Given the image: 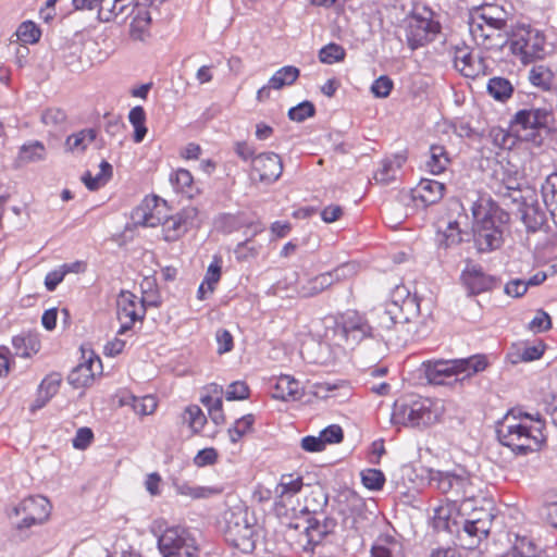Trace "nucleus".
<instances>
[{
	"label": "nucleus",
	"mask_w": 557,
	"mask_h": 557,
	"mask_svg": "<svg viewBox=\"0 0 557 557\" xmlns=\"http://www.w3.org/2000/svg\"><path fill=\"white\" fill-rule=\"evenodd\" d=\"M545 422L537 416L518 410L508 411L497 423L496 434L502 445L518 454L539 450L546 441Z\"/></svg>",
	"instance_id": "obj_1"
},
{
	"label": "nucleus",
	"mask_w": 557,
	"mask_h": 557,
	"mask_svg": "<svg viewBox=\"0 0 557 557\" xmlns=\"http://www.w3.org/2000/svg\"><path fill=\"white\" fill-rule=\"evenodd\" d=\"M474 221V242L480 251L502 246L509 214L488 196L479 195L471 206Z\"/></svg>",
	"instance_id": "obj_2"
},
{
	"label": "nucleus",
	"mask_w": 557,
	"mask_h": 557,
	"mask_svg": "<svg viewBox=\"0 0 557 557\" xmlns=\"http://www.w3.org/2000/svg\"><path fill=\"white\" fill-rule=\"evenodd\" d=\"M428 381L436 385L462 383L487 367L485 355L476 354L460 359H437L423 362Z\"/></svg>",
	"instance_id": "obj_3"
},
{
	"label": "nucleus",
	"mask_w": 557,
	"mask_h": 557,
	"mask_svg": "<svg viewBox=\"0 0 557 557\" xmlns=\"http://www.w3.org/2000/svg\"><path fill=\"white\" fill-rule=\"evenodd\" d=\"M443 400L432 398L399 399L393 405L391 422L397 426L428 428L441 421Z\"/></svg>",
	"instance_id": "obj_4"
},
{
	"label": "nucleus",
	"mask_w": 557,
	"mask_h": 557,
	"mask_svg": "<svg viewBox=\"0 0 557 557\" xmlns=\"http://www.w3.org/2000/svg\"><path fill=\"white\" fill-rule=\"evenodd\" d=\"M509 44L511 52L523 64L543 60L548 53L544 33L530 25L517 26L512 32Z\"/></svg>",
	"instance_id": "obj_5"
},
{
	"label": "nucleus",
	"mask_w": 557,
	"mask_h": 557,
	"mask_svg": "<svg viewBox=\"0 0 557 557\" xmlns=\"http://www.w3.org/2000/svg\"><path fill=\"white\" fill-rule=\"evenodd\" d=\"M162 557H199V543L193 531L185 527L166 528L158 537Z\"/></svg>",
	"instance_id": "obj_6"
},
{
	"label": "nucleus",
	"mask_w": 557,
	"mask_h": 557,
	"mask_svg": "<svg viewBox=\"0 0 557 557\" xmlns=\"http://www.w3.org/2000/svg\"><path fill=\"white\" fill-rule=\"evenodd\" d=\"M341 335L345 338V345L374 347L391 344V336L374 332L368 322L357 313L348 314L341 327Z\"/></svg>",
	"instance_id": "obj_7"
},
{
	"label": "nucleus",
	"mask_w": 557,
	"mask_h": 557,
	"mask_svg": "<svg viewBox=\"0 0 557 557\" xmlns=\"http://www.w3.org/2000/svg\"><path fill=\"white\" fill-rule=\"evenodd\" d=\"M226 542L243 554H251L256 548V528L247 520L243 510L232 511L226 518Z\"/></svg>",
	"instance_id": "obj_8"
},
{
	"label": "nucleus",
	"mask_w": 557,
	"mask_h": 557,
	"mask_svg": "<svg viewBox=\"0 0 557 557\" xmlns=\"http://www.w3.org/2000/svg\"><path fill=\"white\" fill-rule=\"evenodd\" d=\"M493 516L490 511L474 510L468 519L462 517L461 531L458 532L460 546L474 549L484 540L491 530Z\"/></svg>",
	"instance_id": "obj_9"
},
{
	"label": "nucleus",
	"mask_w": 557,
	"mask_h": 557,
	"mask_svg": "<svg viewBox=\"0 0 557 557\" xmlns=\"http://www.w3.org/2000/svg\"><path fill=\"white\" fill-rule=\"evenodd\" d=\"M51 505L48 498L41 495L23 499L14 508V515L21 519L16 521L17 529L30 528L44 523L50 516Z\"/></svg>",
	"instance_id": "obj_10"
},
{
	"label": "nucleus",
	"mask_w": 557,
	"mask_h": 557,
	"mask_svg": "<svg viewBox=\"0 0 557 557\" xmlns=\"http://www.w3.org/2000/svg\"><path fill=\"white\" fill-rule=\"evenodd\" d=\"M116 314L121 323L119 335L131 331L146 314L145 300L128 290H121L116 298Z\"/></svg>",
	"instance_id": "obj_11"
},
{
	"label": "nucleus",
	"mask_w": 557,
	"mask_h": 557,
	"mask_svg": "<svg viewBox=\"0 0 557 557\" xmlns=\"http://www.w3.org/2000/svg\"><path fill=\"white\" fill-rule=\"evenodd\" d=\"M79 363L70 372L69 383L75 388L90 386L97 375L102 373V362L95 350H81Z\"/></svg>",
	"instance_id": "obj_12"
},
{
	"label": "nucleus",
	"mask_w": 557,
	"mask_h": 557,
	"mask_svg": "<svg viewBox=\"0 0 557 557\" xmlns=\"http://www.w3.org/2000/svg\"><path fill=\"white\" fill-rule=\"evenodd\" d=\"M552 112L545 108L530 107L519 110L511 120V126L517 132H524L529 137L534 132L548 126Z\"/></svg>",
	"instance_id": "obj_13"
},
{
	"label": "nucleus",
	"mask_w": 557,
	"mask_h": 557,
	"mask_svg": "<svg viewBox=\"0 0 557 557\" xmlns=\"http://www.w3.org/2000/svg\"><path fill=\"white\" fill-rule=\"evenodd\" d=\"M196 216V208H185L172 215L166 211L160 225L163 239L169 243L178 240L193 226Z\"/></svg>",
	"instance_id": "obj_14"
},
{
	"label": "nucleus",
	"mask_w": 557,
	"mask_h": 557,
	"mask_svg": "<svg viewBox=\"0 0 557 557\" xmlns=\"http://www.w3.org/2000/svg\"><path fill=\"white\" fill-rule=\"evenodd\" d=\"M445 184L435 180L422 178L409 194L403 196V201L410 199L418 208H426L437 203L445 194Z\"/></svg>",
	"instance_id": "obj_15"
},
{
	"label": "nucleus",
	"mask_w": 557,
	"mask_h": 557,
	"mask_svg": "<svg viewBox=\"0 0 557 557\" xmlns=\"http://www.w3.org/2000/svg\"><path fill=\"white\" fill-rule=\"evenodd\" d=\"M469 32L475 45L484 50H499L508 42L505 26L469 23Z\"/></svg>",
	"instance_id": "obj_16"
},
{
	"label": "nucleus",
	"mask_w": 557,
	"mask_h": 557,
	"mask_svg": "<svg viewBox=\"0 0 557 557\" xmlns=\"http://www.w3.org/2000/svg\"><path fill=\"white\" fill-rule=\"evenodd\" d=\"M355 269V264L345 263L331 272L319 274L315 277L309 280L307 284L302 285L300 293L306 297L314 296L330 287L334 282L354 275Z\"/></svg>",
	"instance_id": "obj_17"
},
{
	"label": "nucleus",
	"mask_w": 557,
	"mask_h": 557,
	"mask_svg": "<svg viewBox=\"0 0 557 557\" xmlns=\"http://www.w3.org/2000/svg\"><path fill=\"white\" fill-rule=\"evenodd\" d=\"M166 202L157 197L146 198L132 214L134 222L146 227L160 226L166 213Z\"/></svg>",
	"instance_id": "obj_18"
},
{
	"label": "nucleus",
	"mask_w": 557,
	"mask_h": 557,
	"mask_svg": "<svg viewBox=\"0 0 557 557\" xmlns=\"http://www.w3.org/2000/svg\"><path fill=\"white\" fill-rule=\"evenodd\" d=\"M431 522L435 530L446 531L458 537V532L462 527V515L455 502H446L434 508Z\"/></svg>",
	"instance_id": "obj_19"
},
{
	"label": "nucleus",
	"mask_w": 557,
	"mask_h": 557,
	"mask_svg": "<svg viewBox=\"0 0 557 557\" xmlns=\"http://www.w3.org/2000/svg\"><path fill=\"white\" fill-rule=\"evenodd\" d=\"M377 325L380 329L385 330L387 332L385 338L393 337L391 333V329L395 327L396 337L403 342L404 345L412 344L405 332V325L401 320L398 319V300L393 299L392 301L385 305L384 309H379L376 311ZM393 342L391 341L392 345Z\"/></svg>",
	"instance_id": "obj_20"
},
{
	"label": "nucleus",
	"mask_w": 557,
	"mask_h": 557,
	"mask_svg": "<svg viewBox=\"0 0 557 557\" xmlns=\"http://www.w3.org/2000/svg\"><path fill=\"white\" fill-rule=\"evenodd\" d=\"M430 483L444 494L453 493L456 496L470 497L469 479L448 471H432Z\"/></svg>",
	"instance_id": "obj_21"
},
{
	"label": "nucleus",
	"mask_w": 557,
	"mask_h": 557,
	"mask_svg": "<svg viewBox=\"0 0 557 557\" xmlns=\"http://www.w3.org/2000/svg\"><path fill=\"white\" fill-rule=\"evenodd\" d=\"M252 172L265 184L276 182L283 172V163L278 154L262 152L252 159Z\"/></svg>",
	"instance_id": "obj_22"
},
{
	"label": "nucleus",
	"mask_w": 557,
	"mask_h": 557,
	"mask_svg": "<svg viewBox=\"0 0 557 557\" xmlns=\"http://www.w3.org/2000/svg\"><path fill=\"white\" fill-rule=\"evenodd\" d=\"M438 25L430 18L413 14L407 25V40L411 49L423 46L436 34Z\"/></svg>",
	"instance_id": "obj_23"
},
{
	"label": "nucleus",
	"mask_w": 557,
	"mask_h": 557,
	"mask_svg": "<svg viewBox=\"0 0 557 557\" xmlns=\"http://www.w3.org/2000/svg\"><path fill=\"white\" fill-rule=\"evenodd\" d=\"M304 486L302 476L298 473H284L281 475L278 483L275 486L274 494L276 498V507L280 513L281 508L288 510V505L292 499L299 494ZM285 511L284 513H286Z\"/></svg>",
	"instance_id": "obj_24"
},
{
	"label": "nucleus",
	"mask_w": 557,
	"mask_h": 557,
	"mask_svg": "<svg viewBox=\"0 0 557 557\" xmlns=\"http://www.w3.org/2000/svg\"><path fill=\"white\" fill-rule=\"evenodd\" d=\"M141 5L136 0H100L98 17L102 22L116 20L124 22Z\"/></svg>",
	"instance_id": "obj_25"
},
{
	"label": "nucleus",
	"mask_w": 557,
	"mask_h": 557,
	"mask_svg": "<svg viewBox=\"0 0 557 557\" xmlns=\"http://www.w3.org/2000/svg\"><path fill=\"white\" fill-rule=\"evenodd\" d=\"M454 64L463 76L475 78L485 74V63L479 55H474L468 48H458L455 52Z\"/></svg>",
	"instance_id": "obj_26"
},
{
	"label": "nucleus",
	"mask_w": 557,
	"mask_h": 557,
	"mask_svg": "<svg viewBox=\"0 0 557 557\" xmlns=\"http://www.w3.org/2000/svg\"><path fill=\"white\" fill-rule=\"evenodd\" d=\"M461 280L471 294L490 290L495 284L493 276L485 274L481 267L472 263L467 264Z\"/></svg>",
	"instance_id": "obj_27"
},
{
	"label": "nucleus",
	"mask_w": 557,
	"mask_h": 557,
	"mask_svg": "<svg viewBox=\"0 0 557 557\" xmlns=\"http://www.w3.org/2000/svg\"><path fill=\"white\" fill-rule=\"evenodd\" d=\"M420 304L416 296L407 294L401 302H398V319L405 325V332L410 341L413 342L417 335V327L414 320L419 317Z\"/></svg>",
	"instance_id": "obj_28"
},
{
	"label": "nucleus",
	"mask_w": 557,
	"mask_h": 557,
	"mask_svg": "<svg viewBox=\"0 0 557 557\" xmlns=\"http://www.w3.org/2000/svg\"><path fill=\"white\" fill-rule=\"evenodd\" d=\"M116 397L120 406H131L134 412L141 417L152 414L158 407V400L153 395L136 397L131 392L123 389L116 394Z\"/></svg>",
	"instance_id": "obj_29"
},
{
	"label": "nucleus",
	"mask_w": 557,
	"mask_h": 557,
	"mask_svg": "<svg viewBox=\"0 0 557 557\" xmlns=\"http://www.w3.org/2000/svg\"><path fill=\"white\" fill-rule=\"evenodd\" d=\"M62 383L60 373L52 372L47 374L40 382L37 388V395L34 403L30 405L33 412L44 408L51 398L57 395Z\"/></svg>",
	"instance_id": "obj_30"
},
{
	"label": "nucleus",
	"mask_w": 557,
	"mask_h": 557,
	"mask_svg": "<svg viewBox=\"0 0 557 557\" xmlns=\"http://www.w3.org/2000/svg\"><path fill=\"white\" fill-rule=\"evenodd\" d=\"M47 148L40 140H28L20 146L14 164L16 168H23L30 163L44 162L47 159Z\"/></svg>",
	"instance_id": "obj_31"
},
{
	"label": "nucleus",
	"mask_w": 557,
	"mask_h": 557,
	"mask_svg": "<svg viewBox=\"0 0 557 557\" xmlns=\"http://www.w3.org/2000/svg\"><path fill=\"white\" fill-rule=\"evenodd\" d=\"M304 395L299 381L288 374H282L275 379L272 396L284 401L299 400Z\"/></svg>",
	"instance_id": "obj_32"
},
{
	"label": "nucleus",
	"mask_w": 557,
	"mask_h": 557,
	"mask_svg": "<svg viewBox=\"0 0 557 557\" xmlns=\"http://www.w3.org/2000/svg\"><path fill=\"white\" fill-rule=\"evenodd\" d=\"M371 557H405L403 543L392 535H380L372 545Z\"/></svg>",
	"instance_id": "obj_33"
},
{
	"label": "nucleus",
	"mask_w": 557,
	"mask_h": 557,
	"mask_svg": "<svg viewBox=\"0 0 557 557\" xmlns=\"http://www.w3.org/2000/svg\"><path fill=\"white\" fill-rule=\"evenodd\" d=\"M335 527L336 520L326 517L323 512L322 516L309 518L306 528L309 542L319 543L325 535L332 533Z\"/></svg>",
	"instance_id": "obj_34"
},
{
	"label": "nucleus",
	"mask_w": 557,
	"mask_h": 557,
	"mask_svg": "<svg viewBox=\"0 0 557 557\" xmlns=\"http://www.w3.org/2000/svg\"><path fill=\"white\" fill-rule=\"evenodd\" d=\"M129 36L133 40L143 41L149 35L151 15L146 5L138 7L131 16Z\"/></svg>",
	"instance_id": "obj_35"
},
{
	"label": "nucleus",
	"mask_w": 557,
	"mask_h": 557,
	"mask_svg": "<svg viewBox=\"0 0 557 557\" xmlns=\"http://www.w3.org/2000/svg\"><path fill=\"white\" fill-rule=\"evenodd\" d=\"M406 161L404 154H395L392 158H386L382 161L381 166L374 173V181L380 184H388L396 177V173Z\"/></svg>",
	"instance_id": "obj_36"
},
{
	"label": "nucleus",
	"mask_w": 557,
	"mask_h": 557,
	"mask_svg": "<svg viewBox=\"0 0 557 557\" xmlns=\"http://www.w3.org/2000/svg\"><path fill=\"white\" fill-rule=\"evenodd\" d=\"M96 137L97 132L94 128L82 129L66 138L65 148L73 153L84 152Z\"/></svg>",
	"instance_id": "obj_37"
},
{
	"label": "nucleus",
	"mask_w": 557,
	"mask_h": 557,
	"mask_svg": "<svg viewBox=\"0 0 557 557\" xmlns=\"http://www.w3.org/2000/svg\"><path fill=\"white\" fill-rule=\"evenodd\" d=\"M494 191L500 196L509 197L511 191L520 188V181L517 173H507L504 169L495 173V181L492 185Z\"/></svg>",
	"instance_id": "obj_38"
},
{
	"label": "nucleus",
	"mask_w": 557,
	"mask_h": 557,
	"mask_svg": "<svg viewBox=\"0 0 557 557\" xmlns=\"http://www.w3.org/2000/svg\"><path fill=\"white\" fill-rule=\"evenodd\" d=\"M450 163V158L443 146L432 145L430 147V157L426 161L428 170L434 174L443 173Z\"/></svg>",
	"instance_id": "obj_39"
},
{
	"label": "nucleus",
	"mask_w": 557,
	"mask_h": 557,
	"mask_svg": "<svg viewBox=\"0 0 557 557\" xmlns=\"http://www.w3.org/2000/svg\"><path fill=\"white\" fill-rule=\"evenodd\" d=\"M112 172V165L107 161H102L99 165V172L96 175L86 172L82 180L89 190H97L111 178Z\"/></svg>",
	"instance_id": "obj_40"
},
{
	"label": "nucleus",
	"mask_w": 557,
	"mask_h": 557,
	"mask_svg": "<svg viewBox=\"0 0 557 557\" xmlns=\"http://www.w3.org/2000/svg\"><path fill=\"white\" fill-rule=\"evenodd\" d=\"M300 71L296 66L286 65L277 70L270 81V86L273 89H282L285 86L293 85L296 79L299 77Z\"/></svg>",
	"instance_id": "obj_41"
},
{
	"label": "nucleus",
	"mask_w": 557,
	"mask_h": 557,
	"mask_svg": "<svg viewBox=\"0 0 557 557\" xmlns=\"http://www.w3.org/2000/svg\"><path fill=\"white\" fill-rule=\"evenodd\" d=\"M183 422L186 423L194 434L202 431L207 423V418L201 408L197 405H190L185 408L182 414Z\"/></svg>",
	"instance_id": "obj_42"
},
{
	"label": "nucleus",
	"mask_w": 557,
	"mask_h": 557,
	"mask_svg": "<svg viewBox=\"0 0 557 557\" xmlns=\"http://www.w3.org/2000/svg\"><path fill=\"white\" fill-rule=\"evenodd\" d=\"M529 82L542 90H549L554 82V73L544 65H535L529 72Z\"/></svg>",
	"instance_id": "obj_43"
},
{
	"label": "nucleus",
	"mask_w": 557,
	"mask_h": 557,
	"mask_svg": "<svg viewBox=\"0 0 557 557\" xmlns=\"http://www.w3.org/2000/svg\"><path fill=\"white\" fill-rule=\"evenodd\" d=\"M176 492L182 496H187L193 499H199L211 497L213 495L219 494L221 491L219 488L211 486H199L193 485L187 482H183L176 485Z\"/></svg>",
	"instance_id": "obj_44"
},
{
	"label": "nucleus",
	"mask_w": 557,
	"mask_h": 557,
	"mask_svg": "<svg viewBox=\"0 0 557 557\" xmlns=\"http://www.w3.org/2000/svg\"><path fill=\"white\" fill-rule=\"evenodd\" d=\"M488 94L498 101H506L513 92L511 83L504 77H493L487 84Z\"/></svg>",
	"instance_id": "obj_45"
},
{
	"label": "nucleus",
	"mask_w": 557,
	"mask_h": 557,
	"mask_svg": "<svg viewBox=\"0 0 557 557\" xmlns=\"http://www.w3.org/2000/svg\"><path fill=\"white\" fill-rule=\"evenodd\" d=\"M327 505V496L321 488L311 491L310 495L306 498V505L301 509L307 513H313V517L322 516L323 508Z\"/></svg>",
	"instance_id": "obj_46"
},
{
	"label": "nucleus",
	"mask_w": 557,
	"mask_h": 557,
	"mask_svg": "<svg viewBox=\"0 0 557 557\" xmlns=\"http://www.w3.org/2000/svg\"><path fill=\"white\" fill-rule=\"evenodd\" d=\"M253 423V414H246L237 419L234 422V424L228 429L230 441L234 444L238 443L244 435L251 431Z\"/></svg>",
	"instance_id": "obj_47"
},
{
	"label": "nucleus",
	"mask_w": 557,
	"mask_h": 557,
	"mask_svg": "<svg viewBox=\"0 0 557 557\" xmlns=\"http://www.w3.org/2000/svg\"><path fill=\"white\" fill-rule=\"evenodd\" d=\"M300 358L308 364L329 366L333 362L332 350H299Z\"/></svg>",
	"instance_id": "obj_48"
},
{
	"label": "nucleus",
	"mask_w": 557,
	"mask_h": 557,
	"mask_svg": "<svg viewBox=\"0 0 557 557\" xmlns=\"http://www.w3.org/2000/svg\"><path fill=\"white\" fill-rule=\"evenodd\" d=\"M171 182L175 186V188L183 193L188 195L189 197L193 196L194 191V177L191 173L188 170L185 169H178L172 176Z\"/></svg>",
	"instance_id": "obj_49"
},
{
	"label": "nucleus",
	"mask_w": 557,
	"mask_h": 557,
	"mask_svg": "<svg viewBox=\"0 0 557 557\" xmlns=\"http://www.w3.org/2000/svg\"><path fill=\"white\" fill-rule=\"evenodd\" d=\"M522 222L528 231L535 232L544 224V213L533 206H527L522 210Z\"/></svg>",
	"instance_id": "obj_50"
},
{
	"label": "nucleus",
	"mask_w": 557,
	"mask_h": 557,
	"mask_svg": "<svg viewBox=\"0 0 557 557\" xmlns=\"http://www.w3.org/2000/svg\"><path fill=\"white\" fill-rule=\"evenodd\" d=\"M345 55V49L337 44H329L324 46L319 52L320 61L326 64L343 61Z\"/></svg>",
	"instance_id": "obj_51"
},
{
	"label": "nucleus",
	"mask_w": 557,
	"mask_h": 557,
	"mask_svg": "<svg viewBox=\"0 0 557 557\" xmlns=\"http://www.w3.org/2000/svg\"><path fill=\"white\" fill-rule=\"evenodd\" d=\"M40 119L46 126L58 128L65 124L66 113L60 108H47Z\"/></svg>",
	"instance_id": "obj_52"
},
{
	"label": "nucleus",
	"mask_w": 557,
	"mask_h": 557,
	"mask_svg": "<svg viewBox=\"0 0 557 557\" xmlns=\"http://www.w3.org/2000/svg\"><path fill=\"white\" fill-rule=\"evenodd\" d=\"M17 39L24 44H35L40 38V30L34 22H23L16 30Z\"/></svg>",
	"instance_id": "obj_53"
},
{
	"label": "nucleus",
	"mask_w": 557,
	"mask_h": 557,
	"mask_svg": "<svg viewBox=\"0 0 557 557\" xmlns=\"http://www.w3.org/2000/svg\"><path fill=\"white\" fill-rule=\"evenodd\" d=\"M361 481L368 490L380 491L385 483V476L381 470L367 469L361 472Z\"/></svg>",
	"instance_id": "obj_54"
},
{
	"label": "nucleus",
	"mask_w": 557,
	"mask_h": 557,
	"mask_svg": "<svg viewBox=\"0 0 557 557\" xmlns=\"http://www.w3.org/2000/svg\"><path fill=\"white\" fill-rule=\"evenodd\" d=\"M315 108L310 101H302L296 107H293L288 111V117L295 122H304L306 119L313 116Z\"/></svg>",
	"instance_id": "obj_55"
},
{
	"label": "nucleus",
	"mask_w": 557,
	"mask_h": 557,
	"mask_svg": "<svg viewBox=\"0 0 557 557\" xmlns=\"http://www.w3.org/2000/svg\"><path fill=\"white\" fill-rule=\"evenodd\" d=\"M461 242L460 230L457 222H449L440 238V246L448 248Z\"/></svg>",
	"instance_id": "obj_56"
},
{
	"label": "nucleus",
	"mask_w": 557,
	"mask_h": 557,
	"mask_svg": "<svg viewBox=\"0 0 557 557\" xmlns=\"http://www.w3.org/2000/svg\"><path fill=\"white\" fill-rule=\"evenodd\" d=\"M94 441V432L90 428L83 426L76 431L72 445L75 449L85 450Z\"/></svg>",
	"instance_id": "obj_57"
},
{
	"label": "nucleus",
	"mask_w": 557,
	"mask_h": 557,
	"mask_svg": "<svg viewBox=\"0 0 557 557\" xmlns=\"http://www.w3.org/2000/svg\"><path fill=\"white\" fill-rule=\"evenodd\" d=\"M393 86V81L388 76L382 75L373 82L371 91L376 98H386L389 96Z\"/></svg>",
	"instance_id": "obj_58"
},
{
	"label": "nucleus",
	"mask_w": 557,
	"mask_h": 557,
	"mask_svg": "<svg viewBox=\"0 0 557 557\" xmlns=\"http://www.w3.org/2000/svg\"><path fill=\"white\" fill-rule=\"evenodd\" d=\"M219 454L215 448L207 447L200 449L197 455L194 457L195 466L202 468L207 466H212L218 461Z\"/></svg>",
	"instance_id": "obj_59"
},
{
	"label": "nucleus",
	"mask_w": 557,
	"mask_h": 557,
	"mask_svg": "<svg viewBox=\"0 0 557 557\" xmlns=\"http://www.w3.org/2000/svg\"><path fill=\"white\" fill-rule=\"evenodd\" d=\"M227 400H242L249 396V387L243 381H236L231 383L226 389Z\"/></svg>",
	"instance_id": "obj_60"
},
{
	"label": "nucleus",
	"mask_w": 557,
	"mask_h": 557,
	"mask_svg": "<svg viewBox=\"0 0 557 557\" xmlns=\"http://www.w3.org/2000/svg\"><path fill=\"white\" fill-rule=\"evenodd\" d=\"M321 437L324 446L326 447L327 444H337L343 441V430L337 424H332L322 430L319 434Z\"/></svg>",
	"instance_id": "obj_61"
},
{
	"label": "nucleus",
	"mask_w": 557,
	"mask_h": 557,
	"mask_svg": "<svg viewBox=\"0 0 557 557\" xmlns=\"http://www.w3.org/2000/svg\"><path fill=\"white\" fill-rule=\"evenodd\" d=\"M339 387V384L329 383V382H319L311 385L310 393L320 399H325L332 396L333 392Z\"/></svg>",
	"instance_id": "obj_62"
},
{
	"label": "nucleus",
	"mask_w": 557,
	"mask_h": 557,
	"mask_svg": "<svg viewBox=\"0 0 557 557\" xmlns=\"http://www.w3.org/2000/svg\"><path fill=\"white\" fill-rule=\"evenodd\" d=\"M527 290L528 284L520 278L509 281L504 287L505 294L513 298L522 297Z\"/></svg>",
	"instance_id": "obj_63"
},
{
	"label": "nucleus",
	"mask_w": 557,
	"mask_h": 557,
	"mask_svg": "<svg viewBox=\"0 0 557 557\" xmlns=\"http://www.w3.org/2000/svg\"><path fill=\"white\" fill-rule=\"evenodd\" d=\"M69 268H59L49 272L45 277V286L48 290L52 292L63 281L64 276L69 273Z\"/></svg>",
	"instance_id": "obj_64"
}]
</instances>
